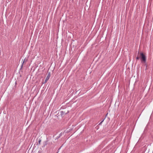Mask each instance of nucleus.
<instances>
[{"label":"nucleus","mask_w":153,"mask_h":153,"mask_svg":"<svg viewBox=\"0 0 153 153\" xmlns=\"http://www.w3.org/2000/svg\"><path fill=\"white\" fill-rule=\"evenodd\" d=\"M50 73H49L48 74V75L46 78V79L48 80V79H49L50 78Z\"/></svg>","instance_id":"nucleus-4"},{"label":"nucleus","mask_w":153,"mask_h":153,"mask_svg":"<svg viewBox=\"0 0 153 153\" xmlns=\"http://www.w3.org/2000/svg\"><path fill=\"white\" fill-rule=\"evenodd\" d=\"M69 111H60V113L61 115H63L64 114H66L68 113Z\"/></svg>","instance_id":"nucleus-2"},{"label":"nucleus","mask_w":153,"mask_h":153,"mask_svg":"<svg viewBox=\"0 0 153 153\" xmlns=\"http://www.w3.org/2000/svg\"><path fill=\"white\" fill-rule=\"evenodd\" d=\"M41 140L40 139H39V140H38V143H39V144H40V143H41Z\"/></svg>","instance_id":"nucleus-5"},{"label":"nucleus","mask_w":153,"mask_h":153,"mask_svg":"<svg viewBox=\"0 0 153 153\" xmlns=\"http://www.w3.org/2000/svg\"><path fill=\"white\" fill-rule=\"evenodd\" d=\"M60 137V135H59V136H57L56 137V139H58Z\"/></svg>","instance_id":"nucleus-6"},{"label":"nucleus","mask_w":153,"mask_h":153,"mask_svg":"<svg viewBox=\"0 0 153 153\" xmlns=\"http://www.w3.org/2000/svg\"><path fill=\"white\" fill-rule=\"evenodd\" d=\"M38 153H42L41 150H39Z\"/></svg>","instance_id":"nucleus-8"},{"label":"nucleus","mask_w":153,"mask_h":153,"mask_svg":"<svg viewBox=\"0 0 153 153\" xmlns=\"http://www.w3.org/2000/svg\"><path fill=\"white\" fill-rule=\"evenodd\" d=\"M27 61V59H26L25 58L24 59V60L23 62L22 63V65H21V68H20V70H21V69H22V67H23V64H24V62H26Z\"/></svg>","instance_id":"nucleus-3"},{"label":"nucleus","mask_w":153,"mask_h":153,"mask_svg":"<svg viewBox=\"0 0 153 153\" xmlns=\"http://www.w3.org/2000/svg\"><path fill=\"white\" fill-rule=\"evenodd\" d=\"M140 57H139V56H137L136 57V59H137V60H138V59H140Z\"/></svg>","instance_id":"nucleus-7"},{"label":"nucleus","mask_w":153,"mask_h":153,"mask_svg":"<svg viewBox=\"0 0 153 153\" xmlns=\"http://www.w3.org/2000/svg\"><path fill=\"white\" fill-rule=\"evenodd\" d=\"M104 120H103L99 124V125H100V124Z\"/></svg>","instance_id":"nucleus-10"},{"label":"nucleus","mask_w":153,"mask_h":153,"mask_svg":"<svg viewBox=\"0 0 153 153\" xmlns=\"http://www.w3.org/2000/svg\"><path fill=\"white\" fill-rule=\"evenodd\" d=\"M48 80H47V79H45V82H44V83H46Z\"/></svg>","instance_id":"nucleus-9"},{"label":"nucleus","mask_w":153,"mask_h":153,"mask_svg":"<svg viewBox=\"0 0 153 153\" xmlns=\"http://www.w3.org/2000/svg\"><path fill=\"white\" fill-rule=\"evenodd\" d=\"M140 57L141 58V62L142 63H144L145 64L146 67H147V65L146 64V57L145 55L143 53H140Z\"/></svg>","instance_id":"nucleus-1"},{"label":"nucleus","mask_w":153,"mask_h":153,"mask_svg":"<svg viewBox=\"0 0 153 153\" xmlns=\"http://www.w3.org/2000/svg\"><path fill=\"white\" fill-rule=\"evenodd\" d=\"M57 153H58V152H57Z\"/></svg>","instance_id":"nucleus-11"}]
</instances>
